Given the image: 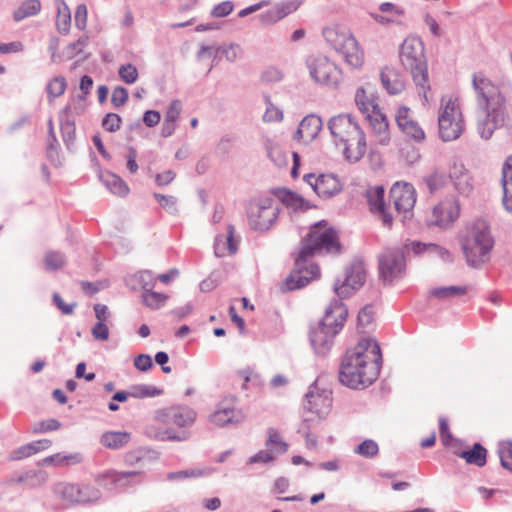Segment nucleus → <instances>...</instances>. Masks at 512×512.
Here are the masks:
<instances>
[{"label": "nucleus", "mask_w": 512, "mask_h": 512, "mask_svg": "<svg viewBox=\"0 0 512 512\" xmlns=\"http://www.w3.org/2000/svg\"><path fill=\"white\" fill-rule=\"evenodd\" d=\"M429 243H422L420 241H411L405 243L404 247L402 248L405 253L412 252L414 255H424L427 254L429 251Z\"/></svg>", "instance_id": "680f3d73"}, {"label": "nucleus", "mask_w": 512, "mask_h": 512, "mask_svg": "<svg viewBox=\"0 0 512 512\" xmlns=\"http://www.w3.org/2000/svg\"><path fill=\"white\" fill-rule=\"evenodd\" d=\"M87 7L85 4H79L75 10V26L79 30H85L87 26Z\"/></svg>", "instance_id": "338daca9"}, {"label": "nucleus", "mask_w": 512, "mask_h": 512, "mask_svg": "<svg viewBox=\"0 0 512 512\" xmlns=\"http://www.w3.org/2000/svg\"><path fill=\"white\" fill-rule=\"evenodd\" d=\"M302 4L301 0H286L274 5L279 17L281 20L288 16L289 14L295 12L300 5Z\"/></svg>", "instance_id": "864d4df0"}, {"label": "nucleus", "mask_w": 512, "mask_h": 512, "mask_svg": "<svg viewBox=\"0 0 512 512\" xmlns=\"http://www.w3.org/2000/svg\"><path fill=\"white\" fill-rule=\"evenodd\" d=\"M380 77L383 87L391 95L399 94L405 88L404 81L393 69L385 68L381 71Z\"/></svg>", "instance_id": "72a5a7b5"}, {"label": "nucleus", "mask_w": 512, "mask_h": 512, "mask_svg": "<svg viewBox=\"0 0 512 512\" xmlns=\"http://www.w3.org/2000/svg\"><path fill=\"white\" fill-rule=\"evenodd\" d=\"M354 453L370 459L379 453V446L376 441L366 439L354 448Z\"/></svg>", "instance_id": "c03bdc74"}, {"label": "nucleus", "mask_w": 512, "mask_h": 512, "mask_svg": "<svg viewBox=\"0 0 512 512\" xmlns=\"http://www.w3.org/2000/svg\"><path fill=\"white\" fill-rule=\"evenodd\" d=\"M142 303L152 309L157 310L163 307L168 299V295L164 293L155 292L153 289L142 292Z\"/></svg>", "instance_id": "58836bf2"}, {"label": "nucleus", "mask_w": 512, "mask_h": 512, "mask_svg": "<svg viewBox=\"0 0 512 512\" xmlns=\"http://www.w3.org/2000/svg\"><path fill=\"white\" fill-rule=\"evenodd\" d=\"M121 117L115 113H108L102 121V126L109 132H115L120 129Z\"/></svg>", "instance_id": "e2e57ef3"}, {"label": "nucleus", "mask_w": 512, "mask_h": 512, "mask_svg": "<svg viewBox=\"0 0 512 512\" xmlns=\"http://www.w3.org/2000/svg\"><path fill=\"white\" fill-rule=\"evenodd\" d=\"M265 147L268 157L275 165L281 167L287 164V156L279 145L271 140H267Z\"/></svg>", "instance_id": "a19ab883"}, {"label": "nucleus", "mask_w": 512, "mask_h": 512, "mask_svg": "<svg viewBox=\"0 0 512 512\" xmlns=\"http://www.w3.org/2000/svg\"><path fill=\"white\" fill-rule=\"evenodd\" d=\"M304 181L320 198H331L342 191V184L334 174L315 175L309 173L304 175Z\"/></svg>", "instance_id": "aec40b11"}, {"label": "nucleus", "mask_w": 512, "mask_h": 512, "mask_svg": "<svg viewBox=\"0 0 512 512\" xmlns=\"http://www.w3.org/2000/svg\"><path fill=\"white\" fill-rule=\"evenodd\" d=\"M390 201L404 219L409 218L416 203V190L412 184L396 182L390 189Z\"/></svg>", "instance_id": "f3484780"}, {"label": "nucleus", "mask_w": 512, "mask_h": 512, "mask_svg": "<svg viewBox=\"0 0 512 512\" xmlns=\"http://www.w3.org/2000/svg\"><path fill=\"white\" fill-rule=\"evenodd\" d=\"M400 60L405 69L411 72L413 81L418 87V95L421 97L423 104L426 105L430 86L428 84V67L422 40L418 37H407L400 48Z\"/></svg>", "instance_id": "0eeeda50"}, {"label": "nucleus", "mask_w": 512, "mask_h": 512, "mask_svg": "<svg viewBox=\"0 0 512 512\" xmlns=\"http://www.w3.org/2000/svg\"><path fill=\"white\" fill-rule=\"evenodd\" d=\"M306 67L315 83L336 88L341 81V70L324 55H310L306 58Z\"/></svg>", "instance_id": "ddd939ff"}, {"label": "nucleus", "mask_w": 512, "mask_h": 512, "mask_svg": "<svg viewBox=\"0 0 512 512\" xmlns=\"http://www.w3.org/2000/svg\"><path fill=\"white\" fill-rule=\"evenodd\" d=\"M60 130L62 139L67 149H71L75 142L76 128L75 119L71 115L70 105L65 106L59 113Z\"/></svg>", "instance_id": "bb28decb"}, {"label": "nucleus", "mask_w": 512, "mask_h": 512, "mask_svg": "<svg viewBox=\"0 0 512 512\" xmlns=\"http://www.w3.org/2000/svg\"><path fill=\"white\" fill-rule=\"evenodd\" d=\"M467 291V286H446L432 289L430 295L439 299H449L464 295Z\"/></svg>", "instance_id": "ea45409f"}, {"label": "nucleus", "mask_w": 512, "mask_h": 512, "mask_svg": "<svg viewBox=\"0 0 512 512\" xmlns=\"http://www.w3.org/2000/svg\"><path fill=\"white\" fill-rule=\"evenodd\" d=\"M80 461H81V456L79 454L62 455L60 453L48 456L43 460L45 465L75 464V463H79Z\"/></svg>", "instance_id": "09e8293b"}, {"label": "nucleus", "mask_w": 512, "mask_h": 512, "mask_svg": "<svg viewBox=\"0 0 512 512\" xmlns=\"http://www.w3.org/2000/svg\"><path fill=\"white\" fill-rule=\"evenodd\" d=\"M133 280H135L142 292H145L150 289H154L156 285V276L150 270H142L134 274Z\"/></svg>", "instance_id": "37998d69"}, {"label": "nucleus", "mask_w": 512, "mask_h": 512, "mask_svg": "<svg viewBox=\"0 0 512 512\" xmlns=\"http://www.w3.org/2000/svg\"><path fill=\"white\" fill-rule=\"evenodd\" d=\"M52 442L48 439H40L31 443L25 444L18 449L14 450L11 455V460H21L30 457L42 450L48 449Z\"/></svg>", "instance_id": "473e14b6"}, {"label": "nucleus", "mask_w": 512, "mask_h": 512, "mask_svg": "<svg viewBox=\"0 0 512 512\" xmlns=\"http://www.w3.org/2000/svg\"><path fill=\"white\" fill-rule=\"evenodd\" d=\"M465 130L460 104L456 98L441 99L438 115V133L444 142L458 139Z\"/></svg>", "instance_id": "1a4fd4ad"}, {"label": "nucleus", "mask_w": 512, "mask_h": 512, "mask_svg": "<svg viewBox=\"0 0 512 512\" xmlns=\"http://www.w3.org/2000/svg\"><path fill=\"white\" fill-rule=\"evenodd\" d=\"M234 9L232 1H223L213 7L211 10V16L215 18H222L228 16Z\"/></svg>", "instance_id": "052dcab7"}, {"label": "nucleus", "mask_w": 512, "mask_h": 512, "mask_svg": "<svg viewBox=\"0 0 512 512\" xmlns=\"http://www.w3.org/2000/svg\"><path fill=\"white\" fill-rule=\"evenodd\" d=\"M245 419L243 410L235 407L234 398H225L219 402L216 410L209 417L210 422L218 427L238 425Z\"/></svg>", "instance_id": "a211bd4d"}, {"label": "nucleus", "mask_w": 512, "mask_h": 512, "mask_svg": "<svg viewBox=\"0 0 512 512\" xmlns=\"http://www.w3.org/2000/svg\"><path fill=\"white\" fill-rule=\"evenodd\" d=\"M382 354L378 342L373 338H362L348 350L339 369V381L352 389L371 385L378 377Z\"/></svg>", "instance_id": "f03ea898"}, {"label": "nucleus", "mask_w": 512, "mask_h": 512, "mask_svg": "<svg viewBox=\"0 0 512 512\" xmlns=\"http://www.w3.org/2000/svg\"><path fill=\"white\" fill-rule=\"evenodd\" d=\"M372 127L375 140L380 145H388L390 142L389 125L385 115L380 110L367 117Z\"/></svg>", "instance_id": "c85d7f7f"}, {"label": "nucleus", "mask_w": 512, "mask_h": 512, "mask_svg": "<svg viewBox=\"0 0 512 512\" xmlns=\"http://www.w3.org/2000/svg\"><path fill=\"white\" fill-rule=\"evenodd\" d=\"M238 250V240L235 238V228L228 225L227 235H217L214 240V253L221 258L227 254H234Z\"/></svg>", "instance_id": "a878e982"}, {"label": "nucleus", "mask_w": 512, "mask_h": 512, "mask_svg": "<svg viewBox=\"0 0 512 512\" xmlns=\"http://www.w3.org/2000/svg\"><path fill=\"white\" fill-rule=\"evenodd\" d=\"M162 393L160 389L152 385L138 384L133 385L127 391H118L113 395V400L126 401L129 397L132 398H148L155 397Z\"/></svg>", "instance_id": "cd10ccee"}, {"label": "nucleus", "mask_w": 512, "mask_h": 512, "mask_svg": "<svg viewBox=\"0 0 512 512\" xmlns=\"http://www.w3.org/2000/svg\"><path fill=\"white\" fill-rule=\"evenodd\" d=\"M66 264V257L59 251H48L44 257L46 271H56Z\"/></svg>", "instance_id": "79ce46f5"}, {"label": "nucleus", "mask_w": 512, "mask_h": 512, "mask_svg": "<svg viewBox=\"0 0 512 512\" xmlns=\"http://www.w3.org/2000/svg\"><path fill=\"white\" fill-rule=\"evenodd\" d=\"M322 124V119L318 115L310 114L304 117L296 131L297 139H302L305 142L314 140L318 136L322 128Z\"/></svg>", "instance_id": "393cba45"}, {"label": "nucleus", "mask_w": 512, "mask_h": 512, "mask_svg": "<svg viewBox=\"0 0 512 512\" xmlns=\"http://www.w3.org/2000/svg\"><path fill=\"white\" fill-rule=\"evenodd\" d=\"M472 87L475 91L478 108L485 117L478 121L477 129L481 138L489 139L495 129L504 122L506 100L500 88L482 72L472 76Z\"/></svg>", "instance_id": "7ed1b4c3"}, {"label": "nucleus", "mask_w": 512, "mask_h": 512, "mask_svg": "<svg viewBox=\"0 0 512 512\" xmlns=\"http://www.w3.org/2000/svg\"><path fill=\"white\" fill-rule=\"evenodd\" d=\"M446 182V176L440 171H434L425 178V183L431 193L437 191Z\"/></svg>", "instance_id": "4d7b16f0"}, {"label": "nucleus", "mask_w": 512, "mask_h": 512, "mask_svg": "<svg viewBox=\"0 0 512 512\" xmlns=\"http://www.w3.org/2000/svg\"><path fill=\"white\" fill-rule=\"evenodd\" d=\"M302 4L301 0H286L274 5L279 17L281 20L288 16L289 14L295 12L300 5Z\"/></svg>", "instance_id": "603ef678"}, {"label": "nucleus", "mask_w": 512, "mask_h": 512, "mask_svg": "<svg viewBox=\"0 0 512 512\" xmlns=\"http://www.w3.org/2000/svg\"><path fill=\"white\" fill-rule=\"evenodd\" d=\"M498 455L502 467L512 472V442H501L498 447Z\"/></svg>", "instance_id": "de8ad7c7"}, {"label": "nucleus", "mask_w": 512, "mask_h": 512, "mask_svg": "<svg viewBox=\"0 0 512 512\" xmlns=\"http://www.w3.org/2000/svg\"><path fill=\"white\" fill-rule=\"evenodd\" d=\"M154 198L159 203V205L170 214H175L177 212V200L174 196L154 193Z\"/></svg>", "instance_id": "13d9d810"}, {"label": "nucleus", "mask_w": 512, "mask_h": 512, "mask_svg": "<svg viewBox=\"0 0 512 512\" xmlns=\"http://www.w3.org/2000/svg\"><path fill=\"white\" fill-rule=\"evenodd\" d=\"M128 100V91L124 87H116L111 96V103L114 107L119 108Z\"/></svg>", "instance_id": "774afa93"}, {"label": "nucleus", "mask_w": 512, "mask_h": 512, "mask_svg": "<svg viewBox=\"0 0 512 512\" xmlns=\"http://www.w3.org/2000/svg\"><path fill=\"white\" fill-rule=\"evenodd\" d=\"M131 440V435L125 431H107L100 437V443L109 449H121Z\"/></svg>", "instance_id": "f704fd0d"}, {"label": "nucleus", "mask_w": 512, "mask_h": 512, "mask_svg": "<svg viewBox=\"0 0 512 512\" xmlns=\"http://www.w3.org/2000/svg\"><path fill=\"white\" fill-rule=\"evenodd\" d=\"M261 79L266 83H276L283 79V73L279 68L271 66L263 71Z\"/></svg>", "instance_id": "69168bd1"}, {"label": "nucleus", "mask_w": 512, "mask_h": 512, "mask_svg": "<svg viewBox=\"0 0 512 512\" xmlns=\"http://www.w3.org/2000/svg\"><path fill=\"white\" fill-rule=\"evenodd\" d=\"M380 278L388 284L401 279L405 274V251L402 248H386L378 257Z\"/></svg>", "instance_id": "4468645a"}, {"label": "nucleus", "mask_w": 512, "mask_h": 512, "mask_svg": "<svg viewBox=\"0 0 512 512\" xmlns=\"http://www.w3.org/2000/svg\"><path fill=\"white\" fill-rule=\"evenodd\" d=\"M340 250L338 236L333 228L315 224L309 234L302 240L301 249L295 259V269L286 279L288 290L305 287L320 275V268L310 261L317 252L337 253Z\"/></svg>", "instance_id": "f257e3e1"}, {"label": "nucleus", "mask_w": 512, "mask_h": 512, "mask_svg": "<svg viewBox=\"0 0 512 512\" xmlns=\"http://www.w3.org/2000/svg\"><path fill=\"white\" fill-rule=\"evenodd\" d=\"M355 102L359 110L366 116L369 117L372 114L379 111L378 105L374 101L367 97L364 88L360 87L355 93Z\"/></svg>", "instance_id": "4c0bfd02"}, {"label": "nucleus", "mask_w": 512, "mask_h": 512, "mask_svg": "<svg viewBox=\"0 0 512 512\" xmlns=\"http://www.w3.org/2000/svg\"><path fill=\"white\" fill-rule=\"evenodd\" d=\"M275 195L286 207L295 211H306L312 207L302 196L286 188L276 190Z\"/></svg>", "instance_id": "7c9ffc66"}, {"label": "nucleus", "mask_w": 512, "mask_h": 512, "mask_svg": "<svg viewBox=\"0 0 512 512\" xmlns=\"http://www.w3.org/2000/svg\"><path fill=\"white\" fill-rule=\"evenodd\" d=\"M395 120L398 128L407 137L415 140L422 141L425 138V133L419 124L410 116V109L406 106H401L397 109Z\"/></svg>", "instance_id": "5701e85b"}, {"label": "nucleus", "mask_w": 512, "mask_h": 512, "mask_svg": "<svg viewBox=\"0 0 512 512\" xmlns=\"http://www.w3.org/2000/svg\"><path fill=\"white\" fill-rule=\"evenodd\" d=\"M501 184L504 208L506 211L512 213V155L509 156L503 164Z\"/></svg>", "instance_id": "c756f323"}, {"label": "nucleus", "mask_w": 512, "mask_h": 512, "mask_svg": "<svg viewBox=\"0 0 512 512\" xmlns=\"http://www.w3.org/2000/svg\"><path fill=\"white\" fill-rule=\"evenodd\" d=\"M460 214V204L455 197H448L433 208L431 224L447 227L453 223Z\"/></svg>", "instance_id": "412c9836"}, {"label": "nucleus", "mask_w": 512, "mask_h": 512, "mask_svg": "<svg viewBox=\"0 0 512 512\" xmlns=\"http://www.w3.org/2000/svg\"><path fill=\"white\" fill-rule=\"evenodd\" d=\"M52 493L67 508L95 504L102 498L100 489L90 484L59 482L53 485Z\"/></svg>", "instance_id": "9b49d317"}, {"label": "nucleus", "mask_w": 512, "mask_h": 512, "mask_svg": "<svg viewBox=\"0 0 512 512\" xmlns=\"http://www.w3.org/2000/svg\"><path fill=\"white\" fill-rule=\"evenodd\" d=\"M67 87V83L64 77L57 76L54 77L46 87L48 98L50 100H53L59 96H61Z\"/></svg>", "instance_id": "a18cd8bd"}, {"label": "nucleus", "mask_w": 512, "mask_h": 512, "mask_svg": "<svg viewBox=\"0 0 512 512\" xmlns=\"http://www.w3.org/2000/svg\"><path fill=\"white\" fill-rule=\"evenodd\" d=\"M266 447L275 450L277 453H285L288 449L287 443L282 441L279 433L274 428L268 429V439L266 441Z\"/></svg>", "instance_id": "49530a36"}, {"label": "nucleus", "mask_w": 512, "mask_h": 512, "mask_svg": "<svg viewBox=\"0 0 512 512\" xmlns=\"http://www.w3.org/2000/svg\"><path fill=\"white\" fill-rule=\"evenodd\" d=\"M118 74L126 84L135 83L139 76L137 68L131 63L121 65L118 69Z\"/></svg>", "instance_id": "6e6d98bb"}, {"label": "nucleus", "mask_w": 512, "mask_h": 512, "mask_svg": "<svg viewBox=\"0 0 512 512\" xmlns=\"http://www.w3.org/2000/svg\"><path fill=\"white\" fill-rule=\"evenodd\" d=\"M41 2L39 0H24L13 12V19L20 22L26 18L35 16L41 11Z\"/></svg>", "instance_id": "c9c22d12"}, {"label": "nucleus", "mask_w": 512, "mask_h": 512, "mask_svg": "<svg viewBox=\"0 0 512 512\" xmlns=\"http://www.w3.org/2000/svg\"><path fill=\"white\" fill-rule=\"evenodd\" d=\"M322 35L326 43L341 54L349 66L358 68L363 64V53L348 27L333 24L325 27Z\"/></svg>", "instance_id": "6e6552de"}, {"label": "nucleus", "mask_w": 512, "mask_h": 512, "mask_svg": "<svg viewBox=\"0 0 512 512\" xmlns=\"http://www.w3.org/2000/svg\"><path fill=\"white\" fill-rule=\"evenodd\" d=\"M266 110L263 115L265 122H280L283 119V111L275 106L269 96H265Z\"/></svg>", "instance_id": "8fccbe9b"}, {"label": "nucleus", "mask_w": 512, "mask_h": 512, "mask_svg": "<svg viewBox=\"0 0 512 512\" xmlns=\"http://www.w3.org/2000/svg\"><path fill=\"white\" fill-rule=\"evenodd\" d=\"M366 279V271L364 265L360 261L353 262L346 268L345 277L342 282L336 280L333 289L339 298H346L353 294L364 284Z\"/></svg>", "instance_id": "dca6fc26"}, {"label": "nucleus", "mask_w": 512, "mask_h": 512, "mask_svg": "<svg viewBox=\"0 0 512 512\" xmlns=\"http://www.w3.org/2000/svg\"><path fill=\"white\" fill-rule=\"evenodd\" d=\"M449 177L459 194L469 196L472 193L474 189L473 179L462 163L453 164L450 168Z\"/></svg>", "instance_id": "b1692460"}, {"label": "nucleus", "mask_w": 512, "mask_h": 512, "mask_svg": "<svg viewBox=\"0 0 512 512\" xmlns=\"http://www.w3.org/2000/svg\"><path fill=\"white\" fill-rule=\"evenodd\" d=\"M358 328L364 331L373 321V311L371 306L363 307L357 316Z\"/></svg>", "instance_id": "bf43d9fd"}, {"label": "nucleus", "mask_w": 512, "mask_h": 512, "mask_svg": "<svg viewBox=\"0 0 512 512\" xmlns=\"http://www.w3.org/2000/svg\"><path fill=\"white\" fill-rule=\"evenodd\" d=\"M384 194L382 186L372 187L366 191V199L370 211L381 219L383 226L390 228L393 224V217L387 212Z\"/></svg>", "instance_id": "4be33fe9"}, {"label": "nucleus", "mask_w": 512, "mask_h": 512, "mask_svg": "<svg viewBox=\"0 0 512 512\" xmlns=\"http://www.w3.org/2000/svg\"><path fill=\"white\" fill-rule=\"evenodd\" d=\"M182 111V103L180 100L175 99L170 102L166 114H165V120H168V122H177L179 119L180 113Z\"/></svg>", "instance_id": "0e129e2a"}, {"label": "nucleus", "mask_w": 512, "mask_h": 512, "mask_svg": "<svg viewBox=\"0 0 512 512\" xmlns=\"http://www.w3.org/2000/svg\"><path fill=\"white\" fill-rule=\"evenodd\" d=\"M328 129L336 145H344L343 154L350 162L359 161L366 152V137L359 124L349 114L333 116Z\"/></svg>", "instance_id": "423d86ee"}, {"label": "nucleus", "mask_w": 512, "mask_h": 512, "mask_svg": "<svg viewBox=\"0 0 512 512\" xmlns=\"http://www.w3.org/2000/svg\"><path fill=\"white\" fill-rule=\"evenodd\" d=\"M241 47L239 44L230 43L228 45H221L217 48L216 53L224 57L228 62H234L241 54Z\"/></svg>", "instance_id": "3c124183"}, {"label": "nucleus", "mask_w": 512, "mask_h": 512, "mask_svg": "<svg viewBox=\"0 0 512 512\" xmlns=\"http://www.w3.org/2000/svg\"><path fill=\"white\" fill-rule=\"evenodd\" d=\"M348 310L339 299H333L325 309L324 316L310 327L309 340L318 356H326L334 345L336 335L342 330Z\"/></svg>", "instance_id": "20e7f679"}, {"label": "nucleus", "mask_w": 512, "mask_h": 512, "mask_svg": "<svg viewBox=\"0 0 512 512\" xmlns=\"http://www.w3.org/2000/svg\"><path fill=\"white\" fill-rule=\"evenodd\" d=\"M103 185L114 195L123 197L129 193V187L118 175L105 171L100 174Z\"/></svg>", "instance_id": "2f4dec72"}, {"label": "nucleus", "mask_w": 512, "mask_h": 512, "mask_svg": "<svg viewBox=\"0 0 512 512\" xmlns=\"http://www.w3.org/2000/svg\"><path fill=\"white\" fill-rule=\"evenodd\" d=\"M304 409L308 412L316 414L320 419L325 418L332 407V396L328 390L318 391L316 381L309 387L305 394Z\"/></svg>", "instance_id": "6ab92c4d"}, {"label": "nucleus", "mask_w": 512, "mask_h": 512, "mask_svg": "<svg viewBox=\"0 0 512 512\" xmlns=\"http://www.w3.org/2000/svg\"><path fill=\"white\" fill-rule=\"evenodd\" d=\"M302 4L301 0H286L274 5L279 17L281 20L288 16L289 14L295 12L300 5Z\"/></svg>", "instance_id": "5fc2aeb1"}, {"label": "nucleus", "mask_w": 512, "mask_h": 512, "mask_svg": "<svg viewBox=\"0 0 512 512\" xmlns=\"http://www.w3.org/2000/svg\"><path fill=\"white\" fill-rule=\"evenodd\" d=\"M460 244L469 266L479 268L486 263L494 247L487 221L476 219L469 223L460 236Z\"/></svg>", "instance_id": "39448f33"}, {"label": "nucleus", "mask_w": 512, "mask_h": 512, "mask_svg": "<svg viewBox=\"0 0 512 512\" xmlns=\"http://www.w3.org/2000/svg\"><path fill=\"white\" fill-rule=\"evenodd\" d=\"M280 207L270 196L253 198L247 208V218L252 230L266 232L271 229L278 219Z\"/></svg>", "instance_id": "9d476101"}, {"label": "nucleus", "mask_w": 512, "mask_h": 512, "mask_svg": "<svg viewBox=\"0 0 512 512\" xmlns=\"http://www.w3.org/2000/svg\"><path fill=\"white\" fill-rule=\"evenodd\" d=\"M156 419L165 425H175L178 428L185 429L195 423L197 412L188 405H173L158 410Z\"/></svg>", "instance_id": "2eb2a0df"}, {"label": "nucleus", "mask_w": 512, "mask_h": 512, "mask_svg": "<svg viewBox=\"0 0 512 512\" xmlns=\"http://www.w3.org/2000/svg\"><path fill=\"white\" fill-rule=\"evenodd\" d=\"M144 473L141 471H117L114 469L100 472L95 482L110 494L124 492L142 482Z\"/></svg>", "instance_id": "f8f14e48"}, {"label": "nucleus", "mask_w": 512, "mask_h": 512, "mask_svg": "<svg viewBox=\"0 0 512 512\" xmlns=\"http://www.w3.org/2000/svg\"><path fill=\"white\" fill-rule=\"evenodd\" d=\"M486 454V449L480 443H475L471 450L463 451L459 456L468 464L483 467L486 464Z\"/></svg>", "instance_id": "e433bc0d"}]
</instances>
